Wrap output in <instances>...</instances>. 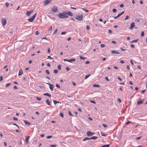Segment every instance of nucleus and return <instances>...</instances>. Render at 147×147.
<instances>
[{
    "mask_svg": "<svg viewBox=\"0 0 147 147\" xmlns=\"http://www.w3.org/2000/svg\"><path fill=\"white\" fill-rule=\"evenodd\" d=\"M120 6L121 7H124V5L123 4L121 3L120 4Z\"/></svg>",
    "mask_w": 147,
    "mask_h": 147,
    "instance_id": "53",
    "label": "nucleus"
},
{
    "mask_svg": "<svg viewBox=\"0 0 147 147\" xmlns=\"http://www.w3.org/2000/svg\"><path fill=\"white\" fill-rule=\"evenodd\" d=\"M9 4L8 2H6L5 3L6 6L7 7L9 6Z\"/></svg>",
    "mask_w": 147,
    "mask_h": 147,
    "instance_id": "43",
    "label": "nucleus"
},
{
    "mask_svg": "<svg viewBox=\"0 0 147 147\" xmlns=\"http://www.w3.org/2000/svg\"><path fill=\"white\" fill-rule=\"evenodd\" d=\"M83 16V15H81L77 16L75 18L79 21H81L82 20Z\"/></svg>",
    "mask_w": 147,
    "mask_h": 147,
    "instance_id": "2",
    "label": "nucleus"
},
{
    "mask_svg": "<svg viewBox=\"0 0 147 147\" xmlns=\"http://www.w3.org/2000/svg\"><path fill=\"white\" fill-rule=\"evenodd\" d=\"M58 72V70L56 69H54V72L55 74H57Z\"/></svg>",
    "mask_w": 147,
    "mask_h": 147,
    "instance_id": "28",
    "label": "nucleus"
},
{
    "mask_svg": "<svg viewBox=\"0 0 147 147\" xmlns=\"http://www.w3.org/2000/svg\"><path fill=\"white\" fill-rule=\"evenodd\" d=\"M141 36H143L144 35V32L143 31H142L141 32Z\"/></svg>",
    "mask_w": 147,
    "mask_h": 147,
    "instance_id": "42",
    "label": "nucleus"
},
{
    "mask_svg": "<svg viewBox=\"0 0 147 147\" xmlns=\"http://www.w3.org/2000/svg\"><path fill=\"white\" fill-rule=\"evenodd\" d=\"M57 68L59 70H60L61 69V65L60 64L58 65Z\"/></svg>",
    "mask_w": 147,
    "mask_h": 147,
    "instance_id": "27",
    "label": "nucleus"
},
{
    "mask_svg": "<svg viewBox=\"0 0 147 147\" xmlns=\"http://www.w3.org/2000/svg\"><path fill=\"white\" fill-rule=\"evenodd\" d=\"M36 98L37 100L38 101H40V100H41V98H39L38 97H36Z\"/></svg>",
    "mask_w": 147,
    "mask_h": 147,
    "instance_id": "44",
    "label": "nucleus"
},
{
    "mask_svg": "<svg viewBox=\"0 0 147 147\" xmlns=\"http://www.w3.org/2000/svg\"><path fill=\"white\" fill-rule=\"evenodd\" d=\"M105 46V45L104 44H102L100 45V47H103Z\"/></svg>",
    "mask_w": 147,
    "mask_h": 147,
    "instance_id": "47",
    "label": "nucleus"
},
{
    "mask_svg": "<svg viewBox=\"0 0 147 147\" xmlns=\"http://www.w3.org/2000/svg\"><path fill=\"white\" fill-rule=\"evenodd\" d=\"M39 34V32L38 31H36L35 33V34L36 35H38Z\"/></svg>",
    "mask_w": 147,
    "mask_h": 147,
    "instance_id": "38",
    "label": "nucleus"
},
{
    "mask_svg": "<svg viewBox=\"0 0 147 147\" xmlns=\"http://www.w3.org/2000/svg\"><path fill=\"white\" fill-rule=\"evenodd\" d=\"M53 102L55 104H56L57 103H60V102H59L57 101V100H53Z\"/></svg>",
    "mask_w": 147,
    "mask_h": 147,
    "instance_id": "24",
    "label": "nucleus"
},
{
    "mask_svg": "<svg viewBox=\"0 0 147 147\" xmlns=\"http://www.w3.org/2000/svg\"><path fill=\"white\" fill-rule=\"evenodd\" d=\"M69 11H66L63 12V13H64V14H66L68 15Z\"/></svg>",
    "mask_w": 147,
    "mask_h": 147,
    "instance_id": "30",
    "label": "nucleus"
},
{
    "mask_svg": "<svg viewBox=\"0 0 147 147\" xmlns=\"http://www.w3.org/2000/svg\"><path fill=\"white\" fill-rule=\"evenodd\" d=\"M141 20V18L136 19L135 20V21L136 22H139L140 20Z\"/></svg>",
    "mask_w": 147,
    "mask_h": 147,
    "instance_id": "25",
    "label": "nucleus"
},
{
    "mask_svg": "<svg viewBox=\"0 0 147 147\" xmlns=\"http://www.w3.org/2000/svg\"><path fill=\"white\" fill-rule=\"evenodd\" d=\"M93 86L94 87H99L100 86L99 85L96 84H94L93 85Z\"/></svg>",
    "mask_w": 147,
    "mask_h": 147,
    "instance_id": "22",
    "label": "nucleus"
},
{
    "mask_svg": "<svg viewBox=\"0 0 147 147\" xmlns=\"http://www.w3.org/2000/svg\"><path fill=\"white\" fill-rule=\"evenodd\" d=\"M13 119L14 120H16V121H18V119L15 117H13Z\"/></svg>",
    "mask_w": 147,
    "mask_h": 147,
    "instance_id": "55",
    "label": "nucleus"
},
{
    "mask_svg": "<svg viewBox=\"0 0 147 147\" xmlns=\"http://www.w3.org/2000/svg\"><path fill=\"white\" fill-rule=\"evenodd\" d=\"M68 15L70 16H73V13L70 11H69Z\"/></svg>",
    "mask_w": 147,
    "mask_h": 147,
    "instance_id": "23",
    "label": "nucleus"
},
{
    "mask_svg": "<svg viewBox=\"0 0 147 147\" xmlns=\"http://www.w3.org/2000/svg\"><path fill=\"white\" fill-rule=\"evenodd\" d=\"M110 146L109 144H105L103 145V146L100 147H109Z\"/></svg>",
    "mask_w": 147,
    "mask_h": 147,
    "instance_id": "19",
    "label": "nucleus"
},
{
    "mask_svg": "<svg viewBox=\"0 0 147 147\" xmlns=\"http://www.w3.org/2000/svg\"><path fill=\"white\" fill-rule=\"evenodd\" d=\"M68 114H69V115L72 116H73L72 114H71V112H70V111H68Z\"/></svg>",
    "mask_w": 147,
    "mask_h": 147,
    "instance_id": "37",
    "label": "nucleus"
},
{
    "mask_svg": "<svg viewBox=\"0 0 147 147\" xmlns=\"http://www.w3.org/2000/svg\"><path fill=\"white\" fill-rule=\"evenodd\" d=\"M58 17L61 18H64L68 17V16L65 14L63 13H60L58 15Z\"/></svg>",
    "mask_w": 147,
    "mask_h": 147,
    "instance_id": "1",
    "label": "nucleus"
},
{
    "mask_svg": "<svg viewBox=\"0 0 147 147\" xmlns=\"http://www.w3.org/2000/svg\"><path fill=\"white\" fill-rule=\"evenodd\" d=\"M89 140V138H88V137H86L83 139V141H85L86 140Z\"/></svg>",
    "mask_w": 147,
    "mask_h": 147,
    "instance_id": "35",
    "label": "nucleus"
},
{
    "mask_svg": "<svg viewBox=\"0 0 147 147\" xmlns=\"http://www.w3.org/2000/svg\"><path fill=\"white\" fill-rule=\"evenodd\" d=\"M94 133L93 132H92L90 131H88L87 132V135L88 136H91L94 135Z\"/></svg>",
    "mask_w": 147,
    "mask_h": 147,
    "instance_id": "5",
    "label": "nucleus"
},
{
    "mask_svg": "<svg viewBox=\"0 0 147 147\" xmlns=\"http://www.w3.org/2000/svg\"><path fill=\"white\" fill-rule=\"evenodd\" d=\"M117 101L119 102H121V100L120 98H118L117 99Z\"/></svg>",
    "mask_w": 147,
    "mask_h": 147,
    "instance_id": "63",
    "label": "nucleus"
},
{
    "mask_svg": "<svg viewBox=\"0 0 147 147\" xmlns=\"http://www.w3.org/2000/svg\"><path fill=\"white\" fill-rule=\"evenodd\" d=\"M57 30H58V29L57 28L56 29V30H55V31L54 32L53 34H56L57 33Z\"/></svg>",
    "mask_w": 147,
    "mask_h": 147,
    "instance_id": "31",
    "label": "nucleus"
},
{
    "mask_svg": "<svg viewBox=\"0 0 147 147\" xmlns=\"http://www.w3.org/2000/svg\"><path fill=\"white\" fill-rule=\"evenodd\" d=\"M56 87L58 88H60V86L58 84H56Z\"/></svg>",
    "mask_w": 147,
    "mask_h": 147,
    "instance_id": "48",
    "label": "nucleus"
},
{
    "mask_svg": "<svg viewBox=\"0 0 147 147\" xmlns=\"http://www.w3.org/2000/svg\"><path fill=\"white\" fill-rule=\"evenodd\" d=\"M24 122L25 123L26 125H30L31 124L30 122H28L26 120H24Z\"/></svg>",
    "mask_w": 147,
    "mask_h": 147,
    "instance_id": "12",
    "label": "nucleus"
},
{
    "mask_svg": "<svg viewBox=\"0 0 147 147\" xmlns=\"http://www.w3.org/2000/svg\"><path fill=\"white\" fill-rule=\"evenodd\" d=\"M57 145L56 144H55V145H53V144H52V145H51L50 146V147H56V146H57Z\"/></svg>",
    "mask_w": 147,
    "mask_h": 147,
    "instance_id": "32",
    "label": "nucleus"
},
{
    "mask_svg": "<svg viewBox=\"0 0 147 147\" xmlns=\"http://www.w3.org/2000/svg\"><path fill=\"white\" fill-rule=\"evenodd\" d=\"M101 136H107V134H103L102 133H101Z\"/></svg>",
    "mask_w": 147,
    "mask_h": 147,
    "instance_id": "56",
    "label": "nucleus"
},
{
    "mask_svg": "<svg viewBox=\"0 0 147 147\" xmlns=\"http://www.w3.org/2000/svg\"><path fill=\"white\" fill-rule=\"evenodd\" d=\"M33 10H31L30 11H27L26 13V15L28 16H30V14L33 12Z\"/></svg>",
    "mask_w": 147,
    "mask_h": 147,
    "instance_id": "8",
    "label": "nucleus"
},
{
    "mask_svg": "<svg viewBox=\"0 0 147 147\" xmlns=\"http://www.w3.org/2000/svg\"><path fill=\"white\" fill-rule=\"evenodd\" d=\"M23 74V71L22 69H21L19 71V73L18 74V76H20L21 75Z\"/></svg>",
    "mask_w": 147,
    "mask_h": 147,
    "instance_id": "17",
    "label": "nucleus"
},
{
    "mask_svg": "<svg viewBox=\"0 0 147 147\" xmlns=\"http://www.w3.org/2000/svg\"><path fill=\"white\" fill-rule=\"evenodd\" d=\"M120 16H121V15L120 14V13H119L117 16H115L114 17V18L115 19H116L118 18V17H120Z\"/></svg>",
    "mask_w": 147,
    "mask_h": 147,
    "instance_id": "21",
    "label": "nucleus"
},
{
    "mask_svg": "<svg viewBox=\"0 0 147 147\" xmlns=\"http://www.w3.org/2000/svg\"><path fill=\"white\" fill-rule=\"evenodd\" d=\"M143 102V100H141L139 101H138L137 102V104L138 105H140L141 104H142Z\"/></svg>",
    "mask_w": 147,
    "mask_h": 147,
    "instance_id": "14",
    "label": "nucleus"
},
{
    "mask_svg": "<svg viewBox=\"0 0 147 147\" xmlns=\"http://www.w3.org/2000/svg\"><path fill=\"white\" fill-rule=\"evenodd\" d=\"M43 95L45 96H48L49 97H51V95L50 94L47 93H44Z\"/></svg>",
    "mask_w": 147,
    "mask_h": 147,
    "instance_id": "16",
    "label": "nucleus"
},
{
    "mask_svg": "<svg viewBox=\"0 0 147 147\" xmlns=\"http://www.w3.org/2000/svg\"><path fill=\"white\" fill-rule=\"evenodd\" d=\"M80 59H82L83 60H84L85 59V58L83 57H82V56H80Z\"/></svg>",
    "mask_w": 147,
    "mask_h": 147,
    "instance_id": "34",
    "label": "nucleus"
},
{
    "mask_svg": "<svg viewBox=\"0 0 147 147\" xmlns=\"http://www.w3.org/2000/svg\"><path fill=\"white\" fill-rule=\"evenodd\" d=\"M105 79L107 81H109V80L108 77H106L105 78Z\"/></svg>",
    "mask_w": 147,
    "mask_h": 147,
    "instance_id": "54",
    "label": "nucleus"
},
{
    "mask_svg": "<svg viewBox=\"0 0 147 147\" xmlns=\"http://www.w3.org/2000/svg\"><path fill=\"white\" fill-rule=\"evenodd\" d=\"M47 59H53V58H52L50 56H48L47 57Z\"/></svg>",
    "mask_w": 147,
    "mask_h": 147,
    "instance_id": "57",
    "label": "nucleus"
},
{
    "mask_svg": "<svg viewBox=\"0 0 147 147\" xmlns=\"http://www.w3.org/2000/svg\"><path fill=\"white\" fill-rule=\"evenodd\" d=\"M47 84H48L49 86V88L50 89H51V90L52 91L53 90V88L54 87V86L53 84H50L49 83H46Z\"/></svg>",
    "mask_w": 147,
    "mask_h": 147,
    "instance_id": "7",
    "label": "nucleus"
},
{
    "mask_svg": "<svg viewBox=\"0 0 147 147\" xmlns=\"http://www.w3.org/2000/svg\"><path fill=\"white\" fill-rule=\"evenodd\" d=\"M2 24L3 26L5 25L7 23L6 20L5 19H2L1 20Z\"/></svg>",
    "mask_w": 147,
    "mask_h": 147,
    "instance_id": "6",
    "label": "nucleus"
},
{
    "mask_svg": "<svg viewBox=\"0 0 147 147\" xmlns=\"http://www.w3.org/2000/svg\"><path fill=\"white\" fill-rule=\"evenodd\" d=\"M13 32L12 31H10L9 32V35H10V36H12V35Z\"/></svg>",
    "mask_w": 147,
    "mask_h": 147,
    "instance_id": "50",
    "label": "nucleus"
},
{
    "mask_svg": "<svg viewBox=\"0 0 147 147\" xmlns=\"http://www.w3.org/2000/svg\"><path fill=\"white\" fill-rule=\"evenodd\" d=\"M90 76V74H89L88 75H86L85 76V79H87L88 77H89Z\"/></svg>",
    "mask_w": 147,
    "mask_h": 147,
    "instance_id": "40",
    "label": "nucleus"
},
{
    "mask_svg": "<svg viewBox=\"0 0 147 147\" xmlns=\"http://www.w3.org/2000/svg\"><path fill=\"white\" fill-rule=\"evenodd\" d=\"M45 72L48 74H50V72L49 70H47L45 71Z\"/></svg>",
    "mask_w": 147,
    "mask_h": 147,
    "instance_id": "41",
    "label": "nucleus"
},
{
    "mask_svg": "<svg viewBox=\"0 0 147 147\" xmlns=\"http://www.w3.org/2000/svg\"><path fill=\"white\" fill-rule=\"evenodd\" d=\"M3 77L2 76H1L0 77V81H2L3 80Z\"/></svg>",
    "mask_w": 147,
    "mask_h": 147,
    "instance_id": "58",
    "label": "nucleus"
},
{
    "mask_svg": "<svg viewBox=\"0 0 147 147\" xmlns=\"http://www.w3.org/2000/svg\"><path fill=\"white\" fill-rule=\"evenodd\" d=\"M111 53L113 54H119V53L117 51L115 50H113L111 51Z\"/></svg>",
    "mask_w": 147,
    "mask_h": 147,
    "instance_id": "15",
    "label": "nucleus"
},
{
    "mask_svg": "<svg viewBox=\"0 0 147 147\" xmlns=\"http://www.w3.org/2000/svg\"><path fill=\"white\" fill-rule=\"evenodd\" d=\"M86 28L87 30H88L90 28V26L88 25H87L86 26Z\"/></svg>",
    "mask_w": 147,
    "mask_h": 147,
    "instance_id": "45",
    "label": "nucleus"
},
{
    "mask_svg": "<svg viewBox=\"0 0 147 147\" xmlns=\"http://www.w3.org/2000/svg\"><path fill=\"white\" fill-rule=\"evenodd\" d=\"M30 138V136H28L27 137H26V141L27 143H28V141H29V139Z\"/></svg>",
    "mask_w": 147,
    "mask_h": 147,
    "instance_id": "18",
    "label": "nucleus"
},
{
    "mask_svg": "<svg viewBox=\"0 0 147 147\" xmlns=\"http://www.w3.org/2000/svg\"><path fill=\"white\" fill-rule=\"evenodd\" d=\"M135 26V23L134 22H132L130 26L129 29L130 30H132L133 28Z\"/></svg>",
    "mask_w": 147,
    "mask_h": 147,
    "instance_id": "9",
    "label": "nucleus"
},
{
    "mask_svg": "<svg viewBox=\"0 0 147 147\" xmlns=\"http://www.w3.org/2000/svg\"><path fill=\"white\" fill-rule=\"evenodd\" d=\"M46 103L48 105H51L50 102L48 99H47L46 100Z\"/></svg>",
    "mask_w": 147,
    "mask_h": 147,
    "instance_id": "13",
    "label": "nucleus"
},
{
    "mask_svg": "<svg viewBox=\"0 0 147 147\" xmlns=\"http://www.w3.org/2000/svg\"><path fill=\"white\" fill-rule=\"evenodd\" d=\"M76 61V59H68V62L70 63H71L72 61Z\"/></svg>",
    "mask_w": 147,
    "mask_h": 147,
    "instance_id": "11",
    "label": "nucleus"
},
{
    "mask_svg": "<svg viewBox=\"0 0 147 147\" xmlns=\"http://www.w3.org/2000/svg\"><path fill=\"white\" fill-rule=\"evenodd\" d=\"M112 11L113 12H115L117 11V10L115 9L114 8L113 9Z\"/></svg>",
    "mask_w": 147,
    "mask_h": 147,
    "instance_id": "52",
    "label": "nucleus"
},
{
    "mask_svg": "<svg viewBox=\"0 0 147 147\" xmlns=\"http://www.w3.org/2000/svg\"><path fill=\"white\" fill-rule=\"evenodd\" d=\"M60 116L62 118L63 117V113L62 112H61L59 114Z\"/></svg>",
    "mask_w": 147,
    "mask_h": 147,
    "instance_id": "29",
    "label": "nucleus"
},
{
    "mask_svg": "<svg viewBox=\"0 0 147 147\" xmlns=\"http://www.w3.org/2000/svg\"><path fill=\"white\" fill-rule=\"evenodd\" d=\"M47 52L49 53L50 52V50L49 48L48 49Z\"/></svg>",
    "mask_w": 147,
    "mask_h": 147,
    "instance_id": "64",
    "label": "nucleus"
},
{
    "mask_svg": "<svg viewBox=\"0 0 147 147\" xmlns=\"http://www.w3.org/2000/svg\"><path fill=\"white\" fill-rule=\"evenodd\" d=\"M51 10L53 12H56L57 10V7L56 6H53Z\"/></svg>",
    "mask_w": 147,
    "mask_h": 147,
    "instance_id": "4",
    "label": "nucleus"
},
{
    "mask_svg": "<svg viewBox=\"0 0 147 147\" xmlns=\"http://www.w3.org/2000/svg\"><path fill=\"white\" fill-rule=\"evenodd\" d=\"M10 84H11L10 83H8L5 85V86L6 87H8V86H10Z\"/></svg>",
    "mask_w": 147,
    "mask_h": 147,
    "instance_id": "49",
    "label": "nucleus"
},
{
    "mask_svg": "<svg viewBox=\"0 0 147 147\" xmlns=\"http://www.w3.org/2000/svg\"><path fill=\"white\" fill-rule=\"evenodd\" d=\"M52 29V26H50L49 27V29L48 30L49 31V30H51Z\"/></svg>",
    "mask_w": 147,
    "mask_h": 147,
    "instance_id": "59",
    "label": "nucleus"
},
{
    "mask_svg": "<svg viewBox=\"0 0 147 147\" xmlns=\"http://www.w3.org/2000/svg\"><path fill=\"white\" fill-rule=\"evenodd\" d=\"M52 137V136H48L47 137V139H49Z\"/></svg>",
    "mask_w": 147,
    "mask_h": 147,
    "instance_id": "46",
    "label": "nucleus"
},
{
    "mask_svg": "<svg viewBox=\"0 0 147 147\" xmlns=\"http://www.w3.org/2000/svg\"><path fill=\"white\" fill-rule=\"evenodd\" d=\"M66 69L67 71H69L70 69V68H69L68 67H67L66 68Z\"/></svg>",
    "mask_w": 147,
    "mask_h": 147,
    "instance_id": "62",
    "label": "nucleus"
},
{
    "mask_svg": "<svg viewBox=\"0 0 147 147\" xmlns=\"http://www.w3.org/2000/svg\"><path fill=\"white\" fill-rule=\"evenodd\" d=\"M129 18V16H126L125 19V20H127L128 19V18Z\"/></svg>",
    "mask_w": 147,
    "mask_h": 147,
    "instance_id": "33",
    "label": "nucleus"
},
{
    "mask_svg": "<svg viewBox=\"0 0 147 147\" xmlns=\"http://www.w3.org/2000/svg\"><path fill=\"white\" fill-rule=\"evenodd\" d=\"M131 121H127V122H126L125 123V125H127L128 124H129V123H131Z\"/></svg>",
    "mask_w": 147,
    "mask_h": 147,
    "instance_id": "51",
    "label": "nucleus"
},
{
    "mask_svg": "<svg viewBox=\"0 0 147 147\" xmlns=\"http://www.w3.org/2000/svg\"><path fill=\"white\" fill-rule=\"evenodd\" d=\"M97 138H98V137H97L96 136H93L92 137V139H96Z\"/></svg>",
    "mask_w": 147,
    "mask_h": 147,
    "instance_id": "39",
    "label": "nucleus"
},
{
    "mask_svg": "<svg viewBox=\"0 0 147 147\" xmlns=\"http://www.w3.org/2000/svg\"><path fill=\"white\" fill-rule=\"evenodd\" d=\"M138 39H137L136 40H133L131 42V43L137 42L138 41Z\"/></svg>",
    "mask_w": 147,
    "mask_h": 147,
    "instance_id": "20",
    "label": "nucleus"
},
{
    "mask_svg": "<svg viewBox=\"0 0 147 147\" xmlns=\"http://www.w3.org/2000/svg\"><path fill=\"white\" fill-rule=\"evenodd\" d=\"M82 9L86 12H87L89 11L88 10L86 9L83 8Z\"/></svg>",
    "mask_w": 147,
    "mask_h": 147,
    "instance_id": "36",
    "label": "nucleus"
},
{
    "mask_svg": "<svg viewBox=\"0 0 147 147\" xmlns=\"http://www.w3.org/2000/svg\"><path fill=\"white\" fill-rule=\"evenodd\" d=\"M71 9H77L76 8L74 7H71Z\"/></svg>",
    "mask_w": 147,
    "mask_h": 147,
    "instance_id": "61",
    "label": "nucleus"
},
{
    "mask_svg": "<svg viewBox=\"0 0 147 147\" xmlns=\"http://www.w3.org/2000/svg\"><path fill=\"white\" fill-rule=\"evenodd\" d=\"M121 49L122 51H125L126 49L125 47H122L120 48Z\"/></svg>",
    "mask_w": 147,
    "mask_h": 147,
    "instance_id": "26",
    "label": "nucleus"
},
{
    "mask_svg": "<svg viewBox=\"0 0 147 147\" xmlns=\"http://www.w3.org/2000/svg\"><path fill=\"white\" fill-rule=\"evenodd\" d=\"M36 13H35L32 17L31 18H29L28 19V21L30 22H33L34 20V19L35 18L36 15Z\"/></svg>",
    "mask_w": 147,
    "mask_h": 147,
    "instance_id": "3",
    "label": "nucleus"
},
{
    "mask_svg": "<svg viewBox=\"0 0 147 147\" xmlns=\"http://www.w3.org/2000/svg\"><path fill=\"white\" fill-rule=\"evenodd\" d=\"M51 1V0H47L45 1L44 2V5H46L49 3H50Z\"/></svg>",
    "mask_w": 147,
    "mask_h": 147,
    "instance_id": "10",
    "label": "nucleus"
},
{
    "mask_svg": "<svg viewBox=\"0 0 147 147\" xmlns=\"http://www.w3.org/2000/svg\"><path fill=\"white\" fill-rule=\"evenodd\" d=\"M66 34V32H63L61 33V35H63Z\"/></svg>",
    "mask_w": 147,
    "mask_h": 147,
    "instance_id": "60",
    "label": "nucleus"
}]
</instances>
